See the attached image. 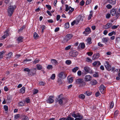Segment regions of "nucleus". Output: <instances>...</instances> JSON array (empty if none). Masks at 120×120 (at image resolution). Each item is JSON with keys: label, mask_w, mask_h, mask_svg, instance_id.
<instances>
[{"label": "nucleus", "mask_w": 120, "mask_h": 120, "mask_svg": "<svg viewBox=\"0 0 120 120\" xmlns=\"http://www.w3.org/2000/svg\"><path fill=\"white\" fill-rule=\"evenodd\" d=\"M69 27V22H67L65 24V27L66 28H68Z\"/></svg>", "instance_id": "47"}, {"label": "nucleus", "mask_w": 120, "mask_h": 120, "mask_svg": "<svg viewBox=\"0 0 120 120\" xmlns=\"http://www.w3.org/2000/svg\"><path fill=\"white\" fill-rule=\"evenodd\" d=\"M19 116L20 114H17L15 115L14 118H15L17 119L19 118Z\"/></svg>", "instance_id": "61"}, {"label": "nucleus", "mask_w": 120, "mask_h": 120, "mask_svg": "<svg viewBox=\"0 0 120 120\" xmlns=\"http://www.w3.org/2000/svg\"><path fill=\"white\" fill-rule=\"evenodd\" d=\"M24 71L29 72L30 71V69L28 68H25L24 69Z\"/></svg>", "instance_id": "60"}, {"label": "nucleus", "mask_w": 120, "mask_h": 120, "mask_svg": "<svg viewBox=\"0 0 120 120\" xmlns=\"http://www.w3.org/2000/svg\"><path fill=\"white\" fill-rule=\"evenodd\" d=\"M101 40L103 42L106 43L108 42L109 40L108 37H106L102 38Z\"/></svg>", "instance_id": "18"}, {"label": "nucleus", "mask_w": 120, "mask_h": 120, "mask_svg": "<svg viewBox=\"0 0 120 120\" xmlns=\"http://www.w3.org/2000/svg\"><path fill=\"white\" fill-rule=\"evenodd\" d=\"M85 3L84 1L83 0H82L80 3V5L82 6L84 5Z\"/></svg>", "instance_id": "56"}, {"label": "nucleus", "mask_w": 120, "mask_h": 120, "mask_svg": "<svg viewBox=\"0 0 120 120\" xmlns=\"http://www.w3.org/2000/svg\"><path fill=\"white\" fill-rule=\"evenodd\" d=\"M92 79L91 77L89 75H86L85 76L84 79L86 81H88L91 80Z\"/></svg>", "instance_id": "17"}, {"label": "nucleus", "mask_w": 120, "mask_h": 120, "mask_svg": "<svg viewBox=\"0 0 120 120\" xmlns=\"http://www.w3.org/2000/svg\"><path fill=\"white\" fill-rule=\"evenodd\" d=\"M81 48L82 49H84L85 47V45L84 43H82L80 44Z\"/></svg>", "instance_id": "42"}, {"label": "nucleus", "mask_w": 120, "mask_h": 120, "mask_svg": "<svg viewBox=\"0 0 120 120\" xmlns=\"http://www.w3.org/2000/svg\"><path fill=\"white\" fill-rule=\"evenodd\" d=\"M40 60L39 59H36L33 62V63L34 64H36L37 63H38Z\"/></svg>", "instance_id": "38"}, {"label": "nucleus", "mask_w": 120, "mask_h": 120, "mask_svg": "<svg viewBox=\"0 0 120 120\" xmlns=\"http://www.w3.org/2000/svg\"><path fill=\"white\" fill-rule=\"evenodd\" d=\"M100 94V93L99 91L97 92L95 94V96L96 97H98L99 96Z\"/></svg>", "instance_id": "62"}, {"label": "nucleus", "mask_w": 120, "mask_h": 120, "mask_svg": "<svg viewBox=\"0 0 120 120\" xmlns=\"http://www.w3.org/2000/svg\"><path fill=\"white\" fill-rule=\"evenodd\" d=\"M79 69V68L77 67H76L72 69V71L74 73H75Z\"/></svg>", "instance_id": "29"}, {"label": "nucleus", "mask_w": 120, "mask_h": 120, "mask_svg": "<svg viewBox=\"0 0 120 120\" xmlns=\"http://www.w3.org/2000/svg\"><path fill=\"white\" fill-rule=\"evenodd\" d=\"M54 98V96H51L49 97L48 99L46 101L47 103H52L53 102Z\"/></svg>", "instance_id": "8"}, {"label": "nucleus", "mask_w": 120, "mask_h": 120, "mask_svg": "<svg viewBox=\"0 0 120 120\" xmlns=\"http://www.w3.org/2000/svg\"><path fill=\"white\" fill-rule=\"evenodd\" d=\"M83 16L81 17V16H79L77 17L78 19H77L76 20H74L71 23V25L72 26L74 25L75 23H76V24H77L80 21H82L83 19L82 18H83Z\"/></svg>", "instance_id": "4"}, {"label": "nucleus", "mask_w": 120, "mask_h": 120, "mask_svg": "<svg viewBox=\"0 0 120 120\" xmlns=\"http://www.w3.org/2000/svg\"><path fill=\"white\" fill-rule=\"evenodd\" d=\"M71 115L72 116L76 118L74 120H81L83 118V116L81 114L79 113H77L76 114L75 112H73Z\"/></svg>", "instance_id": "1"}, {"label": "nucleus", "mask_w": 120, "mask_h": 120, "mask_svg": "<svg viewBox=\"0 0 120 120\" xmlns=\"http://www.w3.org/2000/svg\"><path fill=\"white\" fill-rule=\"evenodd\" d=\"M51 61L52 63L54 64V65H56V64L58 63L57 61L55 59H52L51 60Z\"/></svg>", "instance_id": "28"}, {"label": "nucleus", "mask_w": 120, "mask_h": 120, "mask_svg": "<svg viewBox=\"0 0 120 120\" xmlns=\"http://www.w3.org/2000/svg\"><path fill=\"white\" fill-rule=\"evenodd\" d=\"M91 41V39L90 38H87L86 40L87 44L89 45H90L92 43Z\"/></svg>", "instance_id": "27"}, {"label": "nucleus", "mask_w": 120, "mask_h": 120, "mask_svg": "<svg viewBox=\"0 0 120 120\" xmlns=\"http://www.w3.org/2000/svg\"><path fill=\"white\" fill-rule=\"evenodd\" d=\"M46 6L49 10H50L51 9V6L49 5H46Z\"/></svg>", "instance_id": "50"}, {"label": "nucleus", "mask_w": 120, "mask_h": 120, "mask_svg": "<svg viewBox=\"0 0 120 120\" xmlns=\"http://www.w3.org/2000/svg\"><path fill=\"white\" fill-rule=\"evenodd\" d=\"M114 105V103L113 101L111 102L110 103L109 107L110 108H112Z\"/></svg>", "instance_id": "40"}, {"label": "nucleus", "mask_w": 120, "mask_h": 120, "mask_svg": "<svg viewBox=\"0 0 120 120\" xmlns=\"http://www.w3.org/2000/svg\"><path fill=\"white\" fill-rule=\"evenodd\" d=\"M38 92V90L35 89L33 91V94H35L37 93Z\"/></svg>", "instance_id": "57"}, {"label": "nucleus", "mask_w": 120, "mask_h": 120, "mask_svg": "<svg viewBox=\"0 0 120 120\" xmlns=\"http://www.w3.org/2000/svg\"><path fill=\"white\" fill-rule=\"evenodd\" d=\"M55 74H52V75L50 77V78L52 79L53 80L55 79Z\"/></svg>", "instance_id": "49"}, {"label": "nucleus", "mask_w": 120, "mask_h": 120, "mask_svg": "<svg viewBox=\"0 0 120 120\" xmlns=\"http://www.w3.org/2000/svg\"><path fill=\"white\" fill-rule=\"evenodd\" d=\"M37 68L38 70H40L42 68V66L40 64H38L37 65Z\"/></svg>", "instance_id": "30"}, {"label": "nucleus", "mask_w": 120, "mask_h": 120, "mask_svg": "<svg viewBox=\"0 0 120 120\" xmlns=\"http://www.w3.org/2000/svg\"><path fill=\"white\" fill-rule=\"evenodd\" d=\"M105 67L106 69L108 71H110L111 70V67L109 62L106 61L104 64Z\"/></svg>", "instance_id": "10"}, {"label": "nucleus", "mask_w": 120, "mask_h": 120, "mask_svg": "<svg viewBox=\"0 0 120 120\" xmlns=\"http://www.w3.org/2000/svg\"><path fill=\"white\" fill-rule=\"evenodd\" d=\"M100 55L99 53H97L94 54L92 57L93 60H95L97 59L100 56Z\"/></svg>", "instance_id": "16"}, {"label": "nucleus", "mask_w": 120, "mask_h": 120, "mask_svg": "<svg viewBox=\"0 0 120 120\" xmlns=\"http://www.w3.org/2000/svg\"><path fill=\"white\" fill-rule=\"evenodd\" d=\"M119 26V25H118L117 26L113 25V26H112L111 28L112 29H116L117 28L118 26Z\"/></svg>", "instance_id": "51"}, {"label": "nucleus", "mask_w": 120, "mask_h": 120, "mask_svg": "<svg viewBox=\"0 0 120 120\" xmlns=\"http://www.w3.org/2000/svg\"><path fill=\"white\" fill-rule=\"evenodd\" d=\"M68 82L69 83H71L73 81L74 78L73 77H68Z\"/></svg>", "instance_id": "24"}, {"label": "nucleus", "mask_w": 120, "mask_h": 120, "mask_svg": "<svg viewBox=\"0 0 120 120\" xmlns=\"http://www.w3.org/2000/svg\"><path fill=\"white\" fill-rule=\"evenodd\" d=\"M73 35L71 34H67L66 36V38L65 39H64V41H66V42L70 39L73 37Z\"/></svg>", "instance_id": "14"}, {"label": "nucleus", "mask_w": 120, "mask_h": 120, "mask_svg": "<svg viewBox=\"0 0 120 120\" xmlns=\"http://www.w3.org/2000/svg\"><path fill=\"white\" fill-rule=\"evenodd\" d=\"M78 54V52L75 50L71 51L69 53V55L72 56H76Z\"/></svg>", "instance_id": "9"}, {"label": "nucleus", "mask_w": 120, "mask_h": 120, "mask_svg": "<svg viewBox=\"0 0 120 120\" xmlns=\"http://www.w3.org/2000/svg\"><path fill=\"white\" fill-rule=\"evenodd\" d=\"M66 9L65 11H67L68 10H69L68 12V14L69 15H70L72 13V12L74 10V9L72 8L70 6L69 7L68 5L66 4L65 5Z\"/></svg>", "instance_id": "5"}, {"label": "nucleus", "mask_w": 120, "mask_h": 120, "mask_svg": "<svg viewBox=\"0 0 120 120\" xmlns=\"http://www.w3.org/2000/svg\"><path fill=\"white\" fill-rule=\"evenodd\" d=\"M91 32L90 28L89 27H88L85 29V31L83 32V34H84L85 36H86Z\"/></svg>", "instance_id": "12"}, {"label": "nucleus", "mask_w": 120, "mask_h": 120, "mask_svg": "<svg viewBox=\"0 0 120 120\" xmlns=\"http://www.w3.org/2000/svg\"><path fill=\"white\" fill-rule=\"evenodd\" d=\"M74 118L71 117L70 116H68L67 118H66V120H74Z\"/></svg>", "instance_id": "48"}, {"label": "nucleus", "mask_w": 120, "mask_h": 120, "mask_svg": "<svg viewBox=\"0 0 120 120\" xmlns=\"http://www.w3.org/2000/svg\"><path fill=\"white\" fill-rule=\"evenodd\" d=\"M67 75L65 72L64 71L59 73L58 75V76L60 78L64 79L66 77Z\"/></svg>", "instance_id": "6"}, {"label": "nucleus", "mask_w": 120, "mask_h": 120, "mask_svg": "<svg viewBox=\"0 0 120 120\" xmlns=\"http://www.w3.org/2000/svg\"><path fill=\"white\" fill-rule=\"evenodd\" d=\"M85 95L82 94H80L79 96V98L82 99H84L85 98Z\"/></svg>", "instance_id": "34"}, {"label": "nucleus", "mask_w": 120, "mask_h": 120, "mask_svg": "<svg viewBox=\"0 0 120 120\" xmlns=\"http://www.w3.org/2000/svg\"><path fill=\"white\" fill-rule=\"evenodd\" d=\"M116 9H112L110 11V13L112 16H115L116 13Z\"/></svg>", "instance_id": "19"}, {"label": "nucleus", "mask_w": 120, "mask_h": 120, "mask_svg": "<svg viewBox=\"0 0 120 120\" xmlns=\"http://www.w3.org/2000/svg\"><path fill=\"white\" fill-rule=\"evenodd\" d=\"M99 90L102 94H104L105 93V87L104 85L103 84H101L99 87Z\"/></svg>", "instance_id": "11"}, {"label": "nucleus", "mask_w": 120, "mask_h": 120, "mask_svg": "<svg viewBox=\"0 0 120 120\" xmlns=\"http://www.w3.org/2000/svg\"><path fill=\"white\" fill-rule=\"evenodd\" d=\"M71 45H69L66 47L65 48V50H69L71 48Z\"/></svg>", "instance_id": "53"}, {"label": "nucleus", "mask_w": 120, "mask_h": 120, "mask_svg": "<svg viewBox=\"0 0 120 120\" xmlns=\"http://www.w3.org/2000/svg\"><path fill=\"white\" fill-rule=\"evenodd\" d=\"M98 45L100 47H102L104 46V45L101 44L100 42H99L98 43Z\"/></svg>", "instance_id": "64"}, {"label": "nucleus", "mask_w": 120, "mask_h": 120, "mask_svg": "<svg viewBox=\"0 0 120 120\" xmlns=\"http://www.w3.org/2000/svg\"><path fill=\"white\" fill-rule=\"evenodd\" d=\"M112 71L114 72L115 71H118L117 69H115V68L114 67H112L111 68Z\"/></svg>", "instance_id": "44"}, {"label": "nucleus", "mask_w": 120, "mask_h": 120, "mask_svg": "<svg viewBox=\"0 0 120 120\" xmlns=\"http://www.w3.org/2000/svg\"><path fill=\"white\" fill-rule=\"evenodd\" d=\"M39 37L38 35L36 32H34V38L37 39Z\"/></svg>", "instance_id": "32"}, {"label": "nucleus", "mask_w": 120, "mask_h": 120, "mask_svg": "<svg viewBox=\"0 0 120 120\" xmlns=\"http://www.w3.org/2000/svg\"><path fill=\"white\" fill-rule=\"evenodd\" d=\"M75 83L76 84H82L84 85L86 84V82L84 81L83 79H79L75 80Z\"/></svg>", "instance_id": "7"}, {"label": "nucleus", "mask_w": 120, "mask_h": 120, "mask_svg": "<svg viewBox=\"0 0 120 120\" xmlns=\"http://www.w3.org/2000/svg\"><path fill=\"white\" fill-rule=\"evenodd\" d=\"M66 63L67 65H69L71 64V62L70 60H66L65 62Z\"/></svg>", "instance_id": "41"}, {"label": "nucleus", "mask_w": 120, "mask_h": 120, "mask_svg": "<svg viewBox=\"0 0 120 120\" xmlns=\"http://www.w3.org/2000/svg\"><path fill=\"white\" fill-rule=\"evenodd\" d=\"M87 54L88 56H91L93 54V53L91 52H87Z\"/></svg>", "instance_id": "63"}, {"label": "nucleus", "mask_w": 120, "mask_h": 120, "mask_svg": "<svg viewBox=\"0 0 120 120\" xmlns=\"http://www.w3.org/2000/svg\"><path fill=\"white\" fill-rule=\"evenodd\" d=\"M16 7V6L15 5L10 6L9 7L8 10V12L9 16H11L12 15Z\"/></svg>", "instance_id": "3"}, {"label": "nucleus", "mask_w": 120, "mask_h": 120, "mask_svg": "<svg viewBox=\"0 0 120 120\" xmlns=\"http://www.w3.org/2000/svg\"><path fill=\"white\" fill-rule=\"evenodd\" d=\"M41 28L42 29L41 32L43 33L44 31V30L45 28V26L43 25H42L41 26Z\"/></svg>", "instance_id": "31"}, {"label": "nucleus", "mask_w": 120, "mask_h": 120, "mask_svg": "<svg viewBox=\"0 0 120 120\" xmlns=\"http://www.w3.org/2000/svg\"><path fill=\"white\" fill-rule=\"evenodd\" d=\"M84 94L87 96H89L92 93L91 92H90L89 91H87L84 93Z\"/></svg>", "instance_id": "37"}, {"label": "nucleus", "mask_w": 120, "mask_h": 120, "mask_svg": "<svg viewBox=\"0 0 120 120\" xmlns=\"http://www.w3.org/2000/svg\"><path fill=\"white\" fill-rule=\"evenodd\" d=\"M4 108L5 111H7L8 110V107L7 106L5 105L4 107Z\"/></svg>", "instance_id": "54"}, {"label": "nucleus", "mask_w": 120, "mask_h": 120, "mask_svg": "<svg viewBox=\"0 0 120 120\" xmlns=\"http://www.w3.org/2000/svg\"><path fill=\"white\" fill-rule=\"evenodd\" d=\"M108 1L110 4L113 5L115 4L116 3V0H108Z\"/></svg>", "instance_id": "26"}, {"label": "nucleus", "mask_w": 120, "mask_h": 120, "mask_svg": "<svg viewBox=\"0 0 120 120\" xmlns=\"http://www.w3.org/2000/svg\"><path fill=\"white\" fill-rule=\"evenodd\" d=\"M22 120H29V118L28 116L25 115H22Z\"/></svg>", "instance_id": "23"}, {"label": "nucleus", "mask_w": 120, "mask_h": 120, "mask_svg": "<svg viewBox=\"0 0 120 120\" xmlns=\"http://www.w3.org/2000/svg\"><path fill=\"white\" fill-rule=\"evenodd\" d=\"M86 61L88 62L91 63L92 61V60L89 57H87L86 59Z\"/></svg>", "instance_id": "35"}, {"label": "nucleus", "mask_w": 120, "mask_h": 120, "mask_svg": "<svg viewBox=\"0 0 120 120\" xmlns=\"http://www.w3.org/2000/svg\"><path fill=\"white\" fill-rule=\"evenodd\" d=\"M25 101L24 100L22 101L19 103V106H22L25 105Z\"/></svg>", "instance_id": "21"}, {"label": "nucleus", "mask_w": 120, "mask_h": 120, "mask_svg": "<svg viewBox=\"0 0 120 120\" xmlns=\"http://www.w3.org/2000/svg\"><path fill=\"white\" fill-rule=\"evenodd\" d=\"M91 2V0H87L86 3V5L89 4Z\"/></svg>", "instance_id": "59"}, {"label": "nucleus", "mask_w": 120, "mask_h": 120, "mask_svg": "<svg viewBox=\"0 0 120 120\" xmlns=\"http://www.w3.org/2000/svg\"><path fill=\"white\" fill-rule=\"evenodd\" d=\"M106 7L108 9H110L112 7V6L110 4H108L106 6Z\"/></svg>", "instance_id": "52"}, {"label": "nucleus", "mask_w": 120, "mask_h": 120, "mask_svg": "<svg viewBox=\"0 0 120 120\" xmlns=\"http://www.w3.org/2000/svg\"><path fill=\"white\" fill-rule=\"evenodd\" d=\"M61 79L59 78L58 79L57 82L59 84H61L62 83V81Z\"/></svg>", "instance_id": "43"}, {"label": "nucleus", "mask_w": 120, "mask_h": 120, "mask_svg": "<svg viewBox=\"0 0 120 120\" xmlns=\"http://www.w3.org/2000/svg\"><path fill=\"white\" fill-rule=\"evenodd\" d=\"M62 94H61L59 96L57 100L60 104H62L63 102L65 103L67 101V99L63 97Z\"/></svg>", "instance_id": "2"}, {"label": "nucleus", "mask_w": 120, "mask_h": 120, "mask_svg": "<svg viewBox=\"0 0 120 120\" xmlns=\"http://www.w3.org/2000/svg\"><path fill=\"white\" fill-rule=\"evenodd\" d=\"M111 17V15L109 13L107 14L106 15V17L107 19H109Z\"/></svg>", "instance_id": "55"}, {"label": "nucleus", "mask_w": 120, "mask_h": 120, "mask_svg": "<svg viewBox=\"0 0 120 120\" xmlns=\"http://www.w3.org/2000/svg\"><path fill=\"white\" fill-rule=\"evenodd\" d=\"M12 54V52H10L8 53L7 56V58H10L11 57V56Z\"/></svg>", "instance_id": "39"}, {"label": "nucleus", "mask_w": 120, "mask_h": 120, "mask_svg": "<svg viewBox=\"0 0 120 120\" xmlns=\"http://www.w3.org/2000/svg\"><path fill=\"white\" fill-rule=\"evenodd\" d=\"M115 15L116 17L117 18V19L120 16V13L119 12H116Z\"/></svg>", "instance_id": "45"}, {"label": "nucleus", "mask_w": 120, "mask_h": 120, "mask_svg": "<svg viewBox=\"0 0 120 120\" xmlns=\"http://www.w3.org/2000/svg\"><path fill=\"white\" fill-rule=\"evenodd\" d=\"M77 74L78 76H80L81 75L82 72L81 71H78Z\"/></svg>", "instance_id": "58"}, {"label": "nucleus", "mask_w": 120, "mask_h": 120, "mask_svg": "<svg viewBox=\"0 0 120 120\" xmlns=\"http://www.w3.org/2000/svg\"><path fill=\"white\" fill-rule=\"evenodd\" d=\"M47 69L49 70L51 69H52L53 68V67L52 65L49 64L47 66Z\"/></svg>", "instance_id": "36"}, {"label": "nucleus", "mask_w": 120, "mask_h": 120, "mask_svg": "<svg viewBox=\"0 0 120 120\" xmlns=\"http://www.w3.org/2000/svg\"><path fill=\"white\" fill-rule=\"evenodd\" d=\"M112 25V23H108L106 25L104 26V27L105 29H108L111 27Z\"/></svg>", "instance_id": "15"}, {"label": "nucleus", "mask_w": 120, "mask_h": 120, "mask_svg": "<svg viewBox=\"0 0 120 120\" xmlns=\"http://www.w3.org/2000/svg\"><path fill=\"white\" fill-rule=\"evenodd\" d=\"M23 38L24 37L22 36L18 37L17 39L18 43H19L22 42Z\"/></svg>", "instance_id": "20"}, {"label": "nucleus", "mask_w": 120, "mask_h": 120, "mask_svg": "<svg viewBox=\"0 0 120 120\" xmlns=\"http://www.w3.org/2000/svg\"><path fill=\"white\" fill-rule=\"evenodd\" d=\"M84 68L85 72H86L90 73H93L92 70L88 67H84Z\"/></svg>", "instance_id": "13"}, {"label": "nucleus", "mask_w": 120, "mask_h": 120, "mask_svg": "<svg viewBox=\"0 0 120 120\" xmlns=\"http://www.w3.org/2000/svg\"><path fill=\"white\" fill-rule=\"evenodd\" d=\"M97 83V82L95 80H93L91 81L90 82V84L92 85H94L96 84Z\"/></svg>", "instance_id": "25"}, {"label": "nucleus", "mask_w": 120, "mask_h": 120, "mask_svg": "<svg viewBox=\"0 0 120 120\" xmlns=\"http://www.w3.org/2000/svg\"><path fill=\"white\" fill-rule=\"evenodd\" d=\"M25 88L24 87H22L20 89V91L21 93H24L25 91Z\"/></svg>", "instance_id": "33"}, {"label": "nucleus", "mask_w": 120, "mask_h": 120, "mask_svg": "<svg viewBox=\"0 0 120 120\" xmlns=\"http://www.w3.org/2000/svg\"><path fill=\"white\" fill-rule=\"evenodd\" d=\"M34 70L33 69H32L30 70V71L27 73L28 75L29 76L33 75L34 74Z\"/></svg>", "instance_id": "22"}, {"label": "nucleus", "mask_w": 120, "mask_h": 120, "mask_svg": "<svg viewBox=\"0 0 120 120\" xmlns=\"http://www.w3.org/2000/svg\"><path fill=\"white\" fill-rule=\"evenodd\" d=\"M114 34H115L116 33L114 31H113L112 32L109 33L108 34V35L109 36H111L113 35Z\"/></svg>", "instance_id": "46"}]
</instances>
